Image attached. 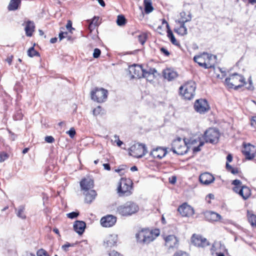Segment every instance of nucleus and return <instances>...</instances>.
I'll list each match as a JSON object with an SVG mask.
<instances>
[{"label":"nucleus","instance_id":"obj_1","mask_svg":"<svg viewBox=\"0 0 256 256\" xmlns=\"http://www.w3.org/2000/svg\"><path fill=\"white\" fill-rule=\"evenodd\" d=\"M160 234L158 229H142L136 234V238L138 242L142 244H148L154 241Z\"/></svg>","mask_w":256,"mask_h":256},{"label":"nucleus","instance_id":"obj_2","mask_svg":"<svg viewBox=\"0 0 256 256\" xmlns=\"http://www.w3.org/2000/svg\"><path fill=\"white\" fill-rule=\"evenodd\" d=\"M134 183L130 178H122L120 179L116 188V192L120 197L129 196L134 191Z\"/></svg>","mask_w":256,"mask_h":256},{"label":"nucleus","instance_id":"obj_3","mask_svg":"<svg viewBox=\"0 0 256 256\" xmlns=\"http://www.w3.org/2000/svg\"><path fill=\"white\" fill-rule=\"evenodd\" d=\"M139 210L138 206L134 202L128 201L118 206L116 212L122 216H128L137 212Z\"/></svg>","mask_w":256,"mask_h":256},{"label":"nucleus","instance_id":"obj_4","mask_svg":"<svg viewBox=\"0 0 256 256\" xmlns=\"http://www.w3.org/2000/svg\"><path fill=\"white\" fill-rule=\"evenodd\" d=\"M225 83L229 88L238 89L242 86L246 82L242 76L234 73L226 78Z\"/></svg>","mask_w":256,"mask_h":256},{"label":"nucleus","instance_id":"obj_5","mask_svg":"<svg viewBox=\"0 0 256 256\" xmlns=\"http://www.w3.org/2000/svg\"><path fill=\"white\" fill-rule=\"evenodd\" d=\"M196 84L193 81H189L180 88V94L184 98L190 100L195 95Z\"/></svg>","mask_w":256,"mask_h":256},{"label":"nucleus","instance_id":"obj_6","mask_svg":"<svg viewBox=\"0 0 256 256\" xmlns=\"http://www.w3.org/2000/svg\"><path fill=\"white\" fill-rule=\"evenodd\" d=\"M171 150L174 154L178 155H183L188 151V147L186 143L182 141V138H178L174 140L172 143Z\"/></svg>","mask_w":256,"mask_h":256},{"label":"nucleus","instance_id":"obj_7","mask_svg":"<svg viewBox=\"0 0 256 256\" xmlns=\"http://www.w3.org/2000/svg\"><path fill=\"white\" fill-rule=\"evenodd\" d=\"M147 152L146 145L142 144H136L129 149V154L136 158H140L144 156Z\"/></svg>","mask_w":256,"mask_h":256},{"label":"nucleus","instance_id":"obj_8","mask_svg":"<svg viewBox=\"0 0 256 256\" xmlns=\"http://www.w3.org/2000/svg\"><path fill=\"white\" fill-rule=\"evenodd\" d=\"M220 137V132L218 130L215 128H210L204 134V138L206 142L216 144L218 142Z\"/></svg>","mask_w":256,"mask_h":256},{"label":"nucleus","instance_id":"obj_9","mask_svg":"<svg viewBox=\"0 0 256 256\" xmlns=\"http://www.w3.org/2000/svg\"><path fill=\"white\" fill-rule=\"evenodd\" d=\"M108 90L103 88H96L91 92V98L98 102H104L108 96Z\"/></svg>","mask_w":256,"mask_h":256},{"label":"nucleus","instance_id":"obj_10","mask_svg":"<svg viewBox=\"0 0 256 256\" xmlns=\"http://www.w3.org/2000/svg\"><path fill=\"white\" fill-rule=\"evenodd\" d=\"M129 72L132 78H148L146 70H144L141 66L134 64L129 67Z\"/></svg>","mask_w":256,"mask_h":256},{"label":"nucleus","instance_id":"obj_11","mask_svg":"<svg viewBox=\"0 0 256 256\" xmlns=\"http://www.w3.org/2000/svg\"><path fill=\"white\" fill-rule=\"evenodd\" d=\"M194 108L198 112L204 114L209 110L210 106L206 100L200 99L194 102Z\"/></svg>","mask_w":256,"mask_h":256},{"label":"nucleus","instance_id":"obj_12","mask_svg":"<svg viewBox=\"0 0 256 256\" xmlns=\"http://www.w3.org/2000/svg\"><path fill=\"white\" fill-rule=\"evenodd\" d=\"M116 222V218L112 215H107L102 217L100 220V224L104 227H111Z\"/></svg>","mask_w":256,"mask_h":256},{"label":"nucleus","instance_id":"obj_13","mask_svg":"<svg viewBox=\"0 0 256 256\" xmlns=\"http://www.w3.org/2000/svg\"><path fill=\"white\" fill-rule=\"evenodd\" d=\"M178 211L182 216H190L194 214V210L186 204H184L178 208Z\"/></svg>","mask_w":256,"mask_h":256},{"label":"nucleus","instance_id":"obj_14","mask_svg":"<svg viewBox=\"0 0 256 256\" xmlns=\"http://www.w3.org/2000/svg\"><path fill=\"white\" fill-rule=\"evenodd\" d=\"M192 16L190 14H188V18H182L181 20H179V22L180 24V26L179 28L175 30V32H176L182 36H184L187 34V28L185 26L184 24L186 22H190L191 20Z\"/></svg>","mask_w":256,"mask_h":256},{"label":"nucleus","instance_id":"obj_15","mask_svg":"<svg viewBox=\"0 0 256 256\" xmlns=\"http://www.w3.org/2000/svg\"><path fill=\"white\" fill-rule=\"evenodd\" d=\"M192 242L194 245L199 247H204L209 245V243L206 238L194 234L192 238Z\"/></svg>","mask_w":256,"mask_h":256},{"label":"nucleus","instance_id":"obj_16","mask_svg":"<svg viewBox=\"0 0 256 256\" xmlns=\"http://www.w3.org/2000/svg\"><path fill=\"white\" fill-rule=\"evenodd\" d=\"M254 146L250 144H245L242 150V152L245 156L246 159L252 160L254 157Z\"/></svg>","mask_w":256,"mask_h":256},{"label":"nucleus","instance_id":"obj_17","mask_svg":"<svg viewBox=\"0 0 256 256\" xmlns=\"http://www.w3.org/2000/svg\"><path fill=\"white\" fill-rule=\"evenodd\" d=\"M166 246L169 248H177L178 245V240L174 235H169L164 238Z\"/></svg>","mask_w":256,"mask_h":256},{"label":"nucleus","instance_id":"obj_18","mask_svg":"<svg viewBox=\"0 0 256 256\" xmlns=\"http://www.w3.org/2000/svg\"><path fill=\"white\" fill-rule=\"evenodd\" d=\"M199 180L202 184L208 185L214 182V178L209 172H204L200 176Z\"/></svg>","mask_w":256,"mask_h":256},{"label":"nucleus","instance_id":"obj_19","mask_svg":"<svg viewBox=\"0 0 256 256\" xmlns=\"http://www.w3.org/2000/svg\"><path fill=\"white\" fill-rule=\"evenodd\" d=\"M80 186L82 190L86 192L94 187V180L90 178H84L80 181Z\"/></svg>","mask_w":256,"mask_h":256},{"label":"nucleus","instance_id":"obj_20","mask_svg":"<svg viewBox=\"0 0 256 256\" xmlns=\"http://www.w3.org/2000/svg\"><path fill=\"white\" fill-rule=\"evenodd\" d=\"M166 154V149L162 147H158L153 150L150 152V155L154 158L161 159Z\"/></svg>","mask_w":256,"mask_h":256},{"label":"nucleus","instance_id":"obj_21","mask_svg":"<svg viewBox=\"0 0 256 256\" xmlns=\"http://www.w3.org/2000/svg\"><path fill=\"white\" fill-rule=\"evenodd\" d=\"M118 242V236L115 234L109 235L104 241V246L106 247H112Z\"/></svg>","mask_w":256,"mask_h":256},{"label":"nucleus","instance_id":"obj_22","mask_svg":"<svg viewBox=\"0 0 256 256\" xmlns=\"http://www.w3.org/2000/svg\"><path fill=\"white\" fill-rule=\"evenodd\" d=\"M204 216L206 219L210 222H217L220 220L222 218L218 214L212 211L206 212Z\"/></svg>","mask_w":256,"mask_h":256},{"label":"nucleus","instance_id":"obj_23","mask_svg":"<svg viewBox=\"0 0 256 256\" xmlns=\"http://www.w3.org/2000/svg\"><path fill=\"white\" fill-rule=\"evenodd\" d=\"M86 227V223L83 221L76 220L74 224V230L79 234L84 233Z\"/></svg>","mask_w":256,"mask_h":256},{"label":"nucleus","instance_id":"obj_24","mask_svg":"<svg viewBox=\"0 0 256 256\" xmlns=\"http://www.w3.org/2000/svg\"><path fill=\"white\" fill-rule=\"evenodd\" d=\"M163 76L164 78L168 81L172 80L178 76L177 72L170 68H168L164 70Z\"/></svg>","mask_w":256,"mask_h":256},{"label":"nucleus","instance_id":"obj_25","mask_svg":"<svg viewBox=\"0 0 256 256\" xmlns=\"http://www.w3.org/2000/svg\"><path fill=\"white\" fill-rule=\"evenodd\" d=\"M85 195V202L90 204L95 198L96 193L94 190H88L86 192L84 191Z\"/></svg>","mask_w":256,"mask_h":256},{"label":"nucleus","instance_id":"obj_26","mask_svg":"<svg viewBox=\"0 0 256 256\" xmlns=\"http://www.w3.org/2000/svg\"><path fill=\"white\" fill-rule=\"evenodd\" d=\"M34 28L35 26L34 22L32 21L28 20L26 23L24 28L26 36L30 37L32 36L34 32Z\"/></svg>","mask_w":256,"mask_h":256},{"label":"nucleus","instance_id":"obj_27","mask_svg":"<svg viewBox=\"0 0 256 256\" xmlns=\"http://www.w3.org/2000/svg\"><path fill=\"white\" fill-rule=\"evenodd\" d=\"M24 211V205H20L18 208H15V212L16 216L22 220H25L26 218Z\"/></svg>","mask_w":256,"mask_h":256},{"label":"nucleus","instance_id":"obj_28","mask_svg":"<svg viewBox=\"0 0 256 256\" xmlns=\"http://www.w3.org/2000/svg\"><path fill=\"white\" fill-rule=\"evenodd\" d=\"M194 60L198 64L205 68H210L212 66L209 65L208 64H206L201 56H196L194 58Z\"/></svg>","mask_w":256,"mask_h":256},{"label":"nucleus","instance_id":"obj_29","mask_svg":"<svg viewBox=\"0 0 256 256\" xmlns=\"http://www.w3.org/2000/svg\"><path fill=\"white\" fill-rule=\"evenodd\" d=\"M21 0H10L8 8L10 11H14L18 8L20 5Z\"/></svg>","mask_w":256,"mask_h":256},{"label":"nucleus","instance_id":"obj_30","mask_svg":"<svg viewBox=\"0 0 256 256\" xmlns=\"http://www.w3.org/2000/svg\"><path fill=\"white\" fill-rule=\"evenodd\" d=\"M250 190L246 186H243L240 191V195L244 199H247L250 195Z\"/></svg>","mask_w":256,"mask_h":256},{"label":"nucleus","instance_id":"obj_31","mask_svg":"<svg viewBox=\"0 0 256 256\" xmlns=\"http://www.w3.org/2000/svg\"><path fill=\"white\" fill-rule=\"evenodd\" d=\"M248 218L249 222L252 226H256V216L254 214L251 210H248L247 212Z\"/></svg>","mask_w":256,"mask_h":256},{"label":"nucleus","instance_id":"obj_32","mask_svg":"<svg viewBox=\"0 0 256 256\" xmlns=\"http://www.w3.org/2000/svg\"><path fill=\"white\" fill-rule=\"evenodd\" d=\"M144 11L146 14L152 12L154 8L152 5L151 0H144Z\"/></svg>","mask_w":256,"mask_h":256},{"label":"nucleus","instance_id":"obj_33","mask_svg":"<svg viewBox=\"0 0 256 256\" xmlns=\"http://www.w3.org/2000/svg\"><path fill=\"white\" fill-rule=\"evenodd\" d=\"M167 32H168V35H167L168 37L170 40V41L173 44L176 45V46L179 45V42H177V40H176L172 31L170 30V28H168Z\"/></svg>","mask_w":256,"mask_h":256},{"label":"nucleus","instance_id":"obj_34","mask_svg":"<svg viewBox=\"0 0 256 256\" xmlns=\"http://www.w3.org/2000/svg\"><path fill=\"white\" fill-rule=\"evenodd\" d=\"M126 23V19L123 15H118L117 17L116 24L119 26H123Z\"/></svg>","mask_w":256,"mask_h":256},{"label":"nucleus","instance_id":"obj_35","mask_svg":"<svg viewBox=\"0 0 256 256\" xmlns=\"http://www.w3.org/2000/svg\"><path fill=\"white\" fill-rule=\"evenodd\" d=\"M28 55L31 58L34 57V56H40L39 52L34 50V46L30 48L28 50Z\"/></svg>","mask_w":256,"mask_h":256},{"label":"nucleus","instance_id":"obj_36","mask_svg":"<svg viewBox=\"0 0 256 256\" xmlns=\"http://www.w3.org/2000/svg\"><path fill=\"white\" fill-rule=\"evenodd\" d=\"M23 114H22L21 110H16L13 116V118L15 120H22Z\"/></svg>","mask_w":256,"mask_h":256},{"label":"nucleus","instance_id":"obj_37","mask_svg":"<svg viewBox=\"0 0 256 256\" xmlns=\"http://www.w3.org/2000/svg\"><path fill=\"white\" fill-rule=\"evenodd\" d=\"M98 20V18H96V17H94L91 23L90 24V26H89V28L90 30H92V28H94V27L96 26L97 24V22Z\"/></svg>","mask_w":256,"mask_h":256},{"label":"nucleus","instance_id":"obj_38","mask_svg":"<svg viewBox=\"0 0 256 256\" xmlns=\"http://www.w3.org/2000/svg\"><path fill=\"white\" fill-rule=\"evenodd\" d=\"M36 254L37 256H50L48 252L42 248L38 250Z\"/></svg>","mask_w":256,"mask_h":256},{"label":"nucleus","instance_id":"obj_39","mask_svg":"<svg viewBox=\"0 0 256 256\" xmlns=\"http://www.w3.org/2000/svg\"><path fill=\"white\" fill-rule=\"evenodd\" d=\"M146 39V36L145 34H140L138 36V41L142 44H144L145 43Z\"/></svg>","mask_w":256,"mask_h":256},{"label":"nucleus","instance_id":"obj_40","mask_svg":"<svg viewBox=\"0 0 256 256\" xmlns=\"http://www.w3.org/2000/svg\"><path fill=\"white\" fill-rule=\"evenodd\" d=\"M79 215V212H72L67 214V216L71 219L76 218Z\"/></svg>","mask_w":256,"mask_h":256},{"label":"nucleus","instance_id":"obj_41","mask_svg":"<svg viewBox=\"0 0 256 256\" xmlns=\"http://www.w3.org/2000/svg\"><path fill=\"white\" fill-rule=\"evenodd\" d=\"M101 54V51L99 48H96L94 50L93 56L94 58H98Z\"/></svg>","mask_w":256,"mask_h":256},{"label":"nucleus","instance_id":"obj_42","mask_svg":"<svg viewBox=\"0 0 256 256\" xmlns=\"http://www.w3.org/2000/svg\"><path fill=\"white\" fill-rule=\"evenodd\" d=\"M102 108L100 106H98L93 110V114L95 116H96L100 114L102 111Z\"/></svg>","mask_w":256,"mask_h":256},{"label":"nucleus","instance_id":"obj_43","mask_svg":"<svg viewBox=\"0 0 256 256\" xmlns=\"http://www.w3.org/2000/svg\"><path fill=\"white\" fill-rule=\"evenodd\" d=\"M8 158V155L7 154L4 152L0 153V162H4Z\"/></svg>","mask_w":256,"mask_h":256},{"label":"nucleus","instance_id":"obj_44","mask_svg":"<svg viewBox=\"0 0 256 256\" xmlns=\"http://www.w3.org/2000/svg\"><path fill=\"white\" fill-rule=\"evenodd\" d=\"M66 133L68 134L71 138H73L76 134V130L74 128H72L68 131L66 132Z\"/></svg>","mask_w":256,"mask_h":256},{"label":"nucleus","instance_id":"obj_45","mask_svg":"<svg viewBox=\"0 0 256 256\" xmlns=\"http://www.w3.org/2000/svg\"><path fill=\"white\" fill-rule=\"evenodd\" d=\"M173 256H189L188 254L183 251H178L174 253Z\"/></svg>","mask_w":256,"mask_h":256},{"label":"nucleus","instance_id":"obj_46","mask_svg":"<svg viewBox=\"0 0 256 256\" xmlns=\"http://www.w3.org/2000/svg\"><path fill=\"white\" fill-rule=\"evenodd\" d=\"M44 140L48 143H52L54 142V138L52 136H46Z\"/></svg>","mask_w":256,"mask_h":256},{"label":"nucleus","instance_id":"obj_47","mask_svg":"<svg viewBox=\"0 0 256 256\" xmlns=\"http://www.w3.org/2000/svg\"><path fill=\"white\" fill-rule=\"evenodd\" d=\"M204 144V142H200L199 145L198 146L194 147L193 148V152H196L200 151V147L202 146Z\"/></svg>","mask_w":256,"mask_h":256},{"label":"nucleus","instance_id":"obj_48","mask_svg":"<svg viewBox=\"0 0 256 256\" xmlns=\"http://www.w3.org/2000/svg\"><path fill=\"white\" fill-rule=\"evenodd\" d=\"M109 256H123L120 252L112 250L109 253Z\"/></svg>","mask_w":256,"mask_h":256},{"label":"nucleus","instance_id":"obj_49","mask_svg":"<svg viewBox=\"0 0 256 256\" xmlns=\"http://www.w3.org/2000/svg\"><path fill=\"white\" fill-rule=\"evenodd\" d=\"M232 184L234 185V186H241L242 185V183L240 180H235L232 181Z\"/></svg>","mask_w":256,"mask_h":256},{"label":"nucleus","instance_id":"obj_50","mask_svg":"<svg viewBox=\"0 0 256 256\" xmlns=\"http://www.w3.org/2000/svg\"><path fill=\"white\" fill-rule=\"evenodd\" d=\"M67 34H68V32H60V34H59V38H60V40H61L64 38L66 37Z\"/></svg>","mask_w":256,"mask_h":256},{"label":"nucleus","instance_id":"obj_51","mask_svg":"<svg viewBox=\"0 0 256 256\" xmlns=\"http://www.w3.org/2000/svg\"><path fill=\"white\" fill-rule=\"evenodd\" d=\"M156 72V70L155 68H150L148 71H146L148 78L151 74H154L155 72Z\"/></svg>","mask_w":256,"mask_h":256},{"label":"nucleus","instance_id":"obj_52","mask_svg":"<svg viewBox=\"0 0 256 256\" xmlns=\"http://www.w3.org/2000/svg\"><path fill=\"white\" fill-rule=\"evenodd\" d=\"M160 52H162L166 56H168L170 54V52H168V51L164 48H160Z\"/></svg>","mask_w":256,"mask_h":256},{"label":"nucleus","instance_id":"obj_53","mask_svg":"<svg viewBox=\"0 0 256 256\" xmlns=\"http://www.w3.org/2000/svg\"><path fill=\"white\" fill-rule=\"evenodd\" d=\"M234 186V187L233 188V190L234 192H236V193H238L240 194V191L241 189V188L242 186Z\"/></svg>","mask_w":256,"mask_h":256},{"label":"nucleus","instance_id":"obj_54","mask_svg":"<svg viewBox=\"0 0 256 256\" xmlns=\"http://www.w3.org/2000/svg\"><path fill=\"white\" fill-rule=\"evenodd\" d=\"M66 28L68 30L70 31L72 29H74L72 28V22L69 20L66 25Z\"/></svg>","mask_w":256,"mask_h":256},{"label":"nucleus","instance_id":"obj_55","mask_svg":"<svg viewBox=\"0 0 256 256\" xmlns=\"http://www.w3.org/2000/svg\"><path fill=\"white\" fill-rule=\"evenodd\" d=\"M69 247L68 242H66L64 245L62 246V248L64 251L67 252Z\"/></svg>","mask_w":256,"mask_h":256},{"label":"nucleus","instance_id":"obj_56","mask_svg":"<svg viewBox=\"0 0 256 256\" xmlns=\"http://www.w3.org/2000/svg\"><path fill=\"white\" fill-rule=\"evenodd\" d=\"M114 138H116L115 140H116V139H118V142H117V145L118 146H120L122 145V144H123L121 140H119V138L118 136H117L116 135L114 136Z\"/></svg>","mask_w":256,"mask_h":256},{"label":"nucleus","instance_id":"obj_57","mask_svg":"<svg viewBox=\"0 0 256 256\" xmlns=\"http://www.w3.org/2000/svg\"><path fill=\"white\" fill-rule=\"evenodd\" d=\"M226 160L228 162H230L232 160V156L231 154H228L226 156Z\"/></svg>","mask_w":256,"mask_h":256},{"label":"nucleus","instance_id":"obj_58","mask_svg":"<svg viewBox=\"0 0 256 256\" xmlns=\"http://www.w3.org/2000/svg\"><path fill=\"white\" fill-rule=\"evenodd\" d=\"M103 166L104 168L106 170H110V166L108 164H104Z\"/></svg>","mask_w":256,"mask_h":256},{"label":"nucleus","instance_id":"obj_59","mask_svg":"<svg viewBox=\"0 0 256 256\" xmlns=\"http://www.w3.org/2000/svg\"><path fill=\"white\" fill-rule=\"evenodd\" d=\"M255 118H256L255 116H252V120H251V125L254 127L256 125V122Z\"/></svg>","mask_w":256,"mask_h":256},{"label":"nucleus","instance_id":"obj_60","mask_svg":"<svg viewBox=\"0 0 256 256\" xmlns=\"http://www.w3.org/2000/svg\"><path fill=\"white\" fill-rule=\"evenodd\" d=\"M180 16H181V18L180 20H181L182 18H188V14L187 16H186V13L185 12H180Z\"/></svg>","mask_w":256,"mask_h":256},{"label":"nucleus","instance_id":"obj_61","mask_svg":"<svg viewBox=\"0 0 256 256\" xmlns=\"http://www.w3.org/2000/svg\"><path fill=\"white\" fill-rule=\"evenodd\" d=\"M230 172L232 174H236L238 173V168H232L230 170Z\"/></svg>","mask_w":256,"mask_h":256},{"label":"nucleus","instance_id":"obj_62","mask_svg":"<svg viewBox=\"0 0 256 256\" xmlns=\"http://www.w3.org/2000/svg\"><path fill=\"white\" fill-rule=\"evenodd\" d=\"M12 58L13 56H9L8 57L6 60V61L8 62V63L10 65L12 64Z\"/></svg>","mask_w":256,"mask_h":256},{"label":"nucleus","instance_id":"obj_63","mask_svg":"<svg viewBox=\"0 0 256 256\" xmlns=\"http://www.w3.org/2000/svg\"><path fill=\"white\" fill-rule=\"evenodd\" d=\"M99 4L102 6L104 7L106 6L105 2L103 0H97Z\"/></svg>","mask_w":256,"mask_h":256},{"label":"nucleus","instance_id":"obj_64","mask_svg":"<svg viewBox=\"0 0 256 256\" xmlns=\"http://www.w3.org/2000/svg\"><path fill=\"white\" fill-rule=\"evenodd\" d=\"M232 167L228 164V162H226V168L228 171H230Z\"/></svg>","mask_w":256,"mask_h":256}]
</instances>
